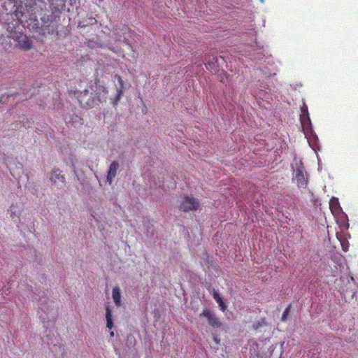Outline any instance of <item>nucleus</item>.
I'll use <instances>...</instances> for the list:
<instances>
[{"instance_id":"obj_1","label":"nucleus","mask_w":358,"mask_h":358,"mask_svg":"<svg viewBox=\"0 0 358 358\" xmlns=\"http://www.w3.org/2000/svg\"><path fill=\"white\" fill-rule=\"evenodd\" d=\"M6 26L8 36L18 43L19 46L24 50L32 48L31 41L24 34L25 27L24 24H3Z\"/></svg>"},{"instance_id":"obj_2","label":"nucleus","mask_w":358,"mask_h":358,"mask_svg":"<svg viewBox=\"0 0 358 358\" xmlns=\"http://www.w3.org/2000/svg\"><path fill=\"white\" fill-rule=\"evenodd\" d=\"M0 2L2 4L3 14L14 15L17 22H24L25 13L22 10V6H17L15 0H0Z\"/></svg>"},{"instance_id":"obj_3","label":"nucleus","mask_w":358,"mask_h":358,"mask_svg":"<svg viewBox=\"0 0 358 358\" xmlns=\"http://www.w3.org/2000/svg\"><path fill=\"white\" fill-rule=\"evenodd\" d=\"M43 0H24L22 3V10L25 13L23 20L24 22H36L38 21L36 15L38 10V2H42Z\"/></svg>"},{"instance_id":"obj_4","label":"nucleus","mask_w":358,"mask_h":358,"mask_svg":"<svg viewBox=\"0 0 358 358\" xmlns=\"http://www.w3.org/2000/svg\"><path fill=\"white\" fill-rule=\"evenodd\" d=\"M48 180L51 182L52 186L59 189L66 184L65 177L62 174V171L59 169H54L49 173Z\"/></svg>"},{"instance_id":"obj_5","label":"nucleus","mask_w":358,"mask_h":358,"mask_svg":"<svg viewBox=\"0 0 358 358\" xmlns=\"http://www.w3.org/2000/svg\"><path fill=\"white\" fill-rule=\"evenodd\" d=\"M94 91L92 87L90 89H85L82 91L78 95V101L85 107H92L94 105V100L92 99V92Z\"/></svg>"},{"instance_id":"obj_6","label":"nucleus","mask_w":358,"mask_h":358,"mask_svg":"<svg viewBox=\"0 0 358 358\" xmlns=\"http://www.w3.org/2000/svg\"><path fill=\"white\" fill-rule=\"evenodd\" d=\"M199 206L198 200L192 196H185L184 200L180 206V209L184 212L196 210Z\"/></svg>"},{"instance_id":"obj_7","label":"nucleus","mask_w":358,"mask_h":358,"mask_svg":"<svg viewBox=\"0 0 358 358\" xmlns=\"http://www.w3.org/2000/svg\"><path fill=\"white\" fill-rule=\"evenodd\" d=\"M201 317H204L207 319L208 324L213 327H220L222 322L217 317L215 313L209 310H204L201 314Z\"/></svg>"},{"instance_id":"obj_8","label":"nucleus","mask_w":358,"mask_h":358,"mask_svg":"<svg viewBox=\"0 0 358 358\" xmlns=\"http://www.w3.org/2000/svg\"><path fill=\"white\" fill-rule=\"evenodd\" d=\"M300 121L302 125L305 136H308L310 134V135H312L313 136V138H316V134L313 131L310 116H301Z\"/></svg>"},{"instance_id":"obj_9","label":"nucleus","mask_w":358,"mask_h":358,"mask_svg":"<svg viewBox=\"0 0 358 358\" xmlns=\"http://www.w3.org/2000/svg\"><path fill=\"white\" fill-rule=\"evenodd\" d=\"M95 94L92 99L94 100V104L106 102L107 99V91L102 86H96Z\"/></svg>"},{"instance_id":"obj_10","label":"nucleus","mask_w":358,"mask_h":358,"mask_svg":"<svg viewBox=\"0 0 358 358\" xmlns=\"http://www.w3.org/2000/svg\"><path fill=\"white\" fill-rule=\"evenodd\" d=\"M205 65L210 71H216L218 67V59L213 55H206L205 57Z\"/></svg>"},{"instance_id":"obj_11","label":"nucleus","mask_w":358,"mask_h":358,"mask_svg":"<svg viewBox=\"0 0 358 358\" xmlns=\"http://www.w3.org/2000/svg\"><path fill=\"white\" fill-rule=\"evenodd\" d=\"M120 164L117 161H113L111 162L110 167L108 171L107 181L109 184H111L115 178L117 171L119 169Z\"/></svg>"},{"instance_id":"obj_12","label":"nucleus","mask_w":358,"mask_h":358,"mask_svg":"<svg viewBox=\"0 0 358 358\" xmlns=\"http://www.w3.org/2000/svg\"><path fill=\"white\" fill-rule=\"evenodd\" d=\"M27 296L33 301L38 300V297H39V299L41 301V307H40L41 311L43 312L44 313H46L48 314L49 313V308H46V306H44L45 303L47 301V299L45 297L41 296H39V294H36L35 293H34L32 292H30L29 295H28Z\"/></svg>"},{"instance_id":"obj_13","label":"nucleus","mask_w":358,"mask_h":358,"mask_svg":"<svg viewBox=\"0 0 358 358\" xmlns=\"http://www.w3.org/2000/svg\"><path fill=\"white\" fill-rule=\"evenodd\" d=\"M295 179L297 182L299 187H306L307 185V180L305 178L303 171L301 169H297L295 174Z\"/></svg>"},{"instance_id":"obj_14","label":"nucleus","mask_w":358,"mask_h":358,"mask_svg":"<svg viewBox=\"0 0 358 358\" xmlns=\"http://www.w3.org/2000/svg\"><path fill=\"white\" fill-rule=\"evenodd\" d=\"M13 87L19 88L20 92H22L26 96H29V91L27 88V85L23 80H17L13 83ZM34 92H31L29 96H31Z\"/></svg>"},{"instance_id":"obj_15","label":"nucleus","mask_w":358,"mask_h":358,"mask_svg":"<svg viewBox=\"0 0 358 358\" xmlns=\"http://www.w3.org/2000/svg\"><path fill=\"white\" fill-rule=\"evenodd\" d=\"M210 293L213 294V299L218 303L220 310L224 312L227 308V306L220 294L215 289H213Z\"/></svg>"},{"instance_id":"obj_16","label":"nucleus","mask_w":358,"mask_h":358,"mask_svg":"<svg viewBox=\"0 0 358 358\" xmlns=\"http://www.w3.org/2000/svg\"><path fill=\"white\" fill-rule=\"evenodd\" d=\"M115 77L117 79L120 86L117 87V96L115 97V99L114 100V104H116L120 100L121 96H122L123 92L124 90L123 80L121 78V77L119 76H116Z\"/></svg>"},{"instance_id":"obj_17","label":"nucleus","mask_w":358,"mask_h":358,"mask_svg":"<svg viewBox=\"0 0 358 358\" xmlns=\"http://www.w3.org/2000/svg\"><path fill=\"white\" fill-rule=\"evenodd\" d=\"M8 213L13 220L18 219L21 214V209L20 206L13 204L8 210Z\"/></svg>"},{"instance_id":"obj_18","label":"nucleus","mask_w":358,"mask_h":358,"mask_svg":"<svg viewBox=\"0 0 358 358\" xmlns=\"http://www.w3.org/2000/svg\"><path fill=\"white\" fill-rule=\"evenodd\" d=\"M112 296L115 304L117 306H121V292L120 289L118 287H115L113 289Z\"/></svg>"},{"instance_id":"obj_19","label":"nucleus","mask_w":358,"mask_h":358,"mask_svg":"<svg viewBox=\"0 0 358 358\" xmlns=\"http://www.w3.org/2000/svg\"><path fill=\"white\" fill-rule=\"evenodd\" d=\"M113 315L110 307L108 306L106 307V327L111 329L113 327Z\"/></svg>"},{"instance_id":"obj_20","label":"nucleus","mask_w":358,"mask_h":358,"mask_svg":"<svg viewBox=\"0 0 358 358\" xmlns=\"http://www.w3.org/2000/svg\"><path fill=\"white\" fill-rule=\"evenodd\" d=\"M329 205L333 212L337 211L341 208L338 199L334 197L330 200Z\"/></svg>"},{"instance_id":"obj_21","label":"nucleus","mask_w":358,"mask_h":358,"mask_svg":"<svg viewBox=\"0 0 358 358\" xmlns=\"http://www.w3.org/2000/svg\"><path fill=\"white\" fill-rule=\"evenodd\" d=\"M306 138L308 139V143L310 145V147L315 150L317 143V136H316V138H313V136L312 135H308V136H306Z\"/></svg>"},{"instance_id":"obj_22","label":"nucleus","mask_w":358,"mask_h":358,"mask_svg":"<svg viewBox=\"0 0 358 358\" xmlns=\"http://www.w3.org/2000/svg\"><path fill=\"white\" fill-rule=\"evenodd\" d=\"M73 171L79 182L83 184L84 182V176L82 173H80L78 171H77L74 164H73Z\"/></svg>"},{"instance_id":"obj_23","label":"nucleus","mask_w":358,"mask_h":358,"mask_svg":"<svg viewBox=\"0 0 358 358\" xmlns=\"http://www.w3.org/2000/svg\"><path fill=\"white\" fill-rule=\"evenodd\" d=\"M266 324V323L265 322L264 320H261L253 323L252 329L255 331H257L259 328L265 326Z\"/></svg>"},{"instance_id":"obj_24","label":"nucleus","mask_w":358,"mask_h":358,"mask_svg":"<svg viewBox=\"0 0 358 358\" xmlns=\"http://www.w3.org/2000/svg\"><path fill=\"white\" fill-rule=\"evenodd\" d=\"M301 116H304V117H306V115L307 116H309V113H308V106L306 104V103H303V106L301 107Z\"/></svg>"},{"instance_id":"obj_25","label":"nucleus","mask_w":358,"mask_h":358,"mask_svg":"<svg viewBox=\"0 0 358 358\" xmlns=\"http://www.w3.org/2000/svg\"><path fill=\"white\" fill-rule=\"evenodd\" d=\"M290 308H291V305H289L286 308L285 310H284L283 312V314L282 315V317H281V320L282 322H285L286 320H287V317L289 313V310H290Z\"/></svg>"},{"instance_id":"obj_26","label":"nucleus","mask_w":358,"mask_h":358,"mask_svg":"<svg viewBox=\"0 0 358 358\" xmlns=\"http://www.w3.org/2000/svg\"><path fill=\"white\" fill-rule=\"evenodd\" d=\"M82 124V119L78 116L75 117V120L72 122V125Z\"/></svg>"},{"instance_id":"obj_27","label":"nucleus","mask_w":358,"mask_h":358,"mask_svg":"<svg viewBox=\"0 0 358 358\" xmlns=\"http://www.w3.org/2000/svg\"><path fill=\"white\" fill-rule=\"evenodd\" d=\"M213 340H214V341H215L217 344H218V343H219V342H220V340L217 338V336H214V337H213Z\"/></svg>"},{"instance_id":"obj_28","label":"nucleus","mask_w":358,"mask_h":358,"mask_svg":"<svg viewBox=\"0 0 358 358\" xmlns=\"http://www.w3.org/2000/svg\"><path fill=\"white\" fill-rule=\"evenodd\" d=\"M3 97H4V96H3V95L0 96V102H3Z\"/></svg>"},{"instance_id":"obj_29","label":"nucleus","mask_w":358,"mask_h":358,"mask_svg":"<svg viewBox=\"0 0 358 358\" xmlns=\"http://www.w3.org/2000/svg\"><path fill=\"white\" fill-rule=\"evenodd\" d=\"M40 317H41V318H42L43 320H49V317H47V318L43 317L42 315H41Z\"/></svg>"},{"instance_id":"obj_30","label":"nucleus","mask_w":358,"mask_h":358,"mask_svg":"<svg viewBox=\"0 0 358 358\" xmlns=\"http://www.w3.org/2000/svg\"><path fill=\"white\" fill-rule=\"evenodd\" d=\"M71 121H68L67 118H66V123L69 124Z\"/></svg>"},{"instance_id":"obj_31","label":"nucleus","mask_w":358,"mask_h":358,"mask_svg":"<svg viewBox=\"0 0 358 358\" xmlns=\"http://www.w3.org/2000/svg\"><path fill=\"white\" fill-rule=\"evenodd\" d=\"M110 334V336H114L113 331H111Z\"/></svg>"},{"instance_id":"obj_32","label":"nucleus","mask_w":358,"mask_h":358,"mask_svg":"<svg viewBox=\"0 0 358 358\" xmlns=\"http://www.w3.org/2000/svg\"><path fill=\"white\" fill-rule=\"evenodd\" d=\"M34 24V26L32 27L33 28H34V26L38 25V24H36V23H34V24Z\"/></svg>"},{"instance_id":"obj_33","label":"nucleus","mask_w":358,"mask_h":358,"mask_svg":"<svg viewBox=\"0 0 358 358\" xmlns=\"http://www.w3.org/2000/svg\"><path fill=\"white\" fill-rule=\"evenodd\" d=\"M261 3H264V0H259Z\"/></svg>"}]
</instances>
